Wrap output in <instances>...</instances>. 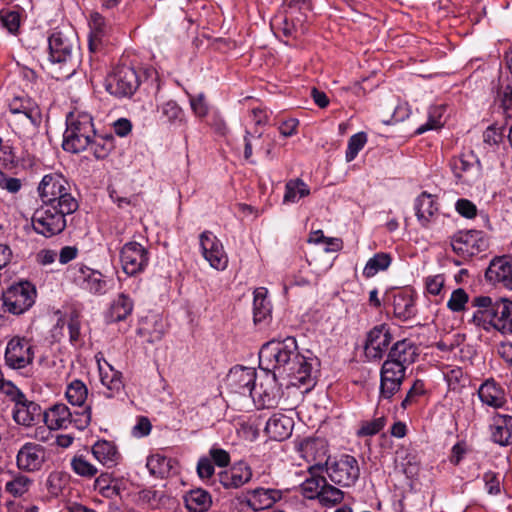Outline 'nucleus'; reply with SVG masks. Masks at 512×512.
I'll return each instance as SVG.
<instances>
[{"label": "nucleus", "instance_id": "nucleus-1", "mask_svg": "<svg viewBox=\"0 0 512 512\" xmlns=\"http://www.w3.org/2000/svg\"><path fill=\"white\" fill-rule=\"evenodd\" d=\"M259 366L263 371L289 377L292 385L312 386L318 361L301 355L296 339L287 336L283 339L273 338L261 346Z\"/></svg>", "mask_w": 512, "mask_h": 512}, {"label": "nucleus", "instance_id": "nucleus-2", "mask_svg": "<svg viewBox=\"0 0 512 512\" xmlns=\"http://www.w3.org/2000/svg\"><path fill=\"white\" fill-rule=\"evenodd\" d=\"M475 309L469 322L486 332L512 334V300L506 297L478 295L472 298Z\"/></svg>", "mask_w": 512, "mask_h": 512}, {"label": "nucleus", "instance_id": "nucleus-3", "mask_svg": "<svg viewBox=\"0 0 512 512\" xmlns=\"http://www.w3.org/2000/svg\"><path fill=\"white\" fill-rule=\"evenodd\" d=\"M50 73L56 80H66L75 74L79 65V45L71 30L55 31L48 39Z\"/></svg>", "mask_w": 512, "mask_h": 512}, {"label": "nucleus", "instance_id": "nucleus-4", "mask_svg": "<svg viewBox=\"0 0 512 512\" xmlns=\"http://www.w3.org/2000/svg\"><path fill=\"white\" fill-rule=\"evenodd\" d=\"M92 116L83 111H71L66 117L62 147L70 153L85 151L95 136Z\"/></svg>", "mask_w": 512, "mask_h": 512}, {"label": "nucleus", "instance_id": "nucleus-5", "mask_svg": "<svg viewBox=\"0 0 512 512\" xmlns=\"http://www.w3.org/2000/svg\"><path fill=\"white\" fill-rule=\"evenodd\" d=\"M70 190L68 181L60 174L45 175L38 186L42 205H51L66 212H75L79 204Z\"/></svg>", "mask_w": 512, "mask_h": 512}, {"label": "nucleus", "instance_id": "nucleus-6", "mask_svg": "<svg viewBox=\"0 0 512 512\" xmlns=\"http://www.w3.org/2000/svg\"><path fill=\"white\" fill-rule=\"evenodd\" d=\"M73 213L51 205H41L31 218L33 230L46 238L59 235L67 226L66 217Z\"/></svg>", "mask_w": 512, "mask_h": 512}, {"label": "nucleus", "instance_id": "nucleus-7", "mask_svg": "<svg viewBox=\"0 0 512 512\" xmlns=\"http://www.w3.org/2000/svg\"><path fill=\"white\" fill-rule=\"evenodd\" d=\"M452 250L463 259H470L489 247L487 235L479 230L458 231L451 238Z\"/></svg>", "mask_w": 512, "mask_h": 512}, {"label": "nucleus", "instance_id": "nucleus-8", "mask_svg": "<svg viewBox=\"0 0 512 512\" xmlns=\"http://www.w3.org/2000/svg\"><path fill=\"white\" fill-rule=\"evenodd\" d=\"M326 472L332 482L342 487H350L360 476L357 459L352 455H342L332 462L326 461Z\"/></svg>", "mask_w": 512, "mask_h": 512}, {"label": "nucleus", "instance_id": "nucleus-9", "mask_svg": "<svg viewBox=\"0 0 512 512\" xmlns=\"http://www.w3.org/2000/svg\"><path fill=\"white\" fill-rule=\"evenodd\" d=\"M35 298V287L29 282H20L3 293V305L8 312L19 315L32 307Z\"/></svg>", "mask_w": 512, "mask_h": 512}, {"label": "nucleus", "instance_id": "nucleus-10", "mask_svg": "<svg viewBox=\"0 0 512 512\" xmlns=\"http://www.w3.org/2000/svg\"><path fill=\"white\" fill-rule=\"evenodd\" d=\"M141 79L138 71L131 66H118L107 83V90L117 97H130L139 88Z\"/></svg>", "mask_w": 512, "mask_h": 512}, {"label": "nucleus", "instance_id": "nucleus-11", "mask_svg": "<svg viewBox=\"0 0 512 512\" xmlns=\"http://www.w3.org/2000/svg\"><path fill=\"white\" fill-rule=\"evenodd\" d=\"M120 262L123 271L127 275H137L147 267L149 252L142 244L136 241L127 242L120 250Z\"/></svg>", "mask_w": 512, "mask_h": 512}, {"label": "nucleus", "instance_id": "nucleus-12", "mask_svg": "<svg viewBox=\"0 0 512 512\" xmlns=\"http://www.w3.org/2000/svg\"><path fill=\"white\" fill-rule=\"evenodd\" d=\"M406 368L391 361H384L380 371L379 399L390 400L401 388Z\"/></svg>", "mask_w": 512, "mask_h": 512}, {"label": "nucleus", "instance_id": "nucleus-13", "mask_svg": "<svg viewBox=\"0 0 512 512\" xmlns=\"http://www.w3.org/2000/svg\"><path fill=\"white\" fill-rule=\"evenodd\" d=\"M200 247L203 257L212 268L219 271L227 268L228 256L221 241L212 232L204 231L200 235Z\"/></svg>", "mask_w": 512, "mask_h": 512}, {"label": "nucleus", "instance_id": "nucleus-14", "mask_svg": "<svg viewBox=\"0 0 512 512\" xmlns=\"http://www.w3.org/2000/svg\"><path fill=\"white\" fill-rule=\"evenodd\" d=\"M29 340L22 337H13L5 351V362L13 369H21L32 363L34 353Z\"/></svg>", "mask_w": 512, "mask_h": 512}, {"label": "nucleus", "instance_id": "nucleus-15", "mask_svg": "<svg viewBox=\"0 0 512 512\" xmlns=\"http://www.w3.org/2000/svg\"><path fill=\"white\" fill-rule=\"evenodd\" d=\"M276 376V373L265 371L264 379L259 384L254 383L251 397L254 401L257 400L262 408L275 407L281 398V389Z\"/></svg>", "mask_w": 512, "mask_h": 512}, {"label": "nucleus", "instance_id": "nucleus-16", "mask_svg": "<svg viewBox=\"0 0 512 512\" xmlns=\"http://www.w3.org/2000/svg\"><path fill=\"white\" fill-rule=\"evenodd\" d=\"M46 460L45 448L37 443L27 442L18 451L16 464L25 472L39 471Z\"/></svg>", "mask_w": 512, "mask_h": 512}, {"label": "nucleus", "instance_id": "nucleus-17", "mask_svg": "<svg viewBox=\"0 0 512 512\" xmlns=\"http://www.w3.org/2000/svg\"><path fill=\"white\" fill-rule=\"evenodd\" d=\"M392 341L390 328L386 324H380L372 328L366 338L364 351L369 359H380Z\"/></svg>", "mask_w": 512, "mask_h": 512}, {"label": "nucleus", "instance_id": "nucleus-18", "mask_svg": "<svg viewBox=\"0 0 512 512\" xmlns=\"http://www.w3.org/2000/svg\"><path fill=\"white\" fill-rule=\"evenodd\" d=\"M256 370L250 367H234L227 375V385L232 393L249 396L253 394Z\"/></svg>", "mask_w": 512, "mask_h": 512}, {"label": "nucleus", "instance_id": "nucleus-19", "mask_svg": "<svg viewBox=\"0 0 512 512\" xmlns=\"http://www.w3.org/2000/svg\"><path fill=\"white\" fill-rule=\"evenodd\" d=\"M481 403L495 410L502 409L507 404V395L503 386L494 378L485 379L477 389Z\"/></svg>", "mask_w": 512, "mask_h": 512}, {"label": "nucleus", "instance_id": "nucleus-20", "mask_svg": "<svg viewBox=\"0 0 512 512\" xmlns=\"http://www.w3.org/2000/svg\"><path fill=\"white\" fill-rule=\"evenodd\" d=\"M252 468L243 461L234 463L230 468L218 474V480L226 489H238L251 481Z\"/></svg>", "mask_w": 512, "mask_h": 512}, {"label": "nucleus", "instance_id": "nucleus-21", "mask_svg": "<svg viewBox=\"0 0 512 512\" xmlns=\"http://www.w3.org/2000/svg\"><path fill=\"white\" fill-rule=\"evenodd\" d=\"M14 401L13 418L15 422L26 427L32 426L41 415L40 406L27 400L20 390L16 391Z\"/></svg>", "mask_w": 512, "mask_h": 512}, {"label": "nucleus", "instance_id": "nucleus-22", "mask_svg": "<svg viewBox=\"0 0 512 512\" xmlns=\"http://www.w3.org/2000/svg\"><path fill=\"white\" fill-rule=\"evenodd\" d=\"M491 440L503 447L512 445V416L494 413L489 425Z\"/></svg>", "mask_w": 512, "mask_h": 512}, {"label": "nucleus", "instance_id": "nucleus-23", "mask_svg": "<svg viewBox=\"0 0 512 512\" xmlns=\"http://www.w3.org/2000/svg\"><path fill=\"white\" fill-rule=\"evenodd\" d=\"M282 498V492L277 489L256 488L249 490L246 499L242 502L254 511H261L271 508Z\"/></svg>", "mask_w": 512, "mask_h": 512}, {"label": "nucleus", "instance_id": "nucleus-24", "mask_svg": "<svg viewBox=\"0 0 512 512\" xmlns=\"http://www.w3.org/2000/svg\"><path fill=\"white\" fill-rule=\"evenodd\" d=\"M9 125L19 136L26 137L35 132L41 123V112L35 110L32 113L23 112L10 114Z\"/></svg>", "mask_w": 512, "mask_h": 512}, {"label": "nucleus", "instance_id": "nucleus-25", "mask_svg": "<svg viewBox=\"0 0 512 512\" xmlns=\"http://www.w3.org/2000/svg\"><path fill=\"white\" fill-rule=\"evenodd\" d=\"M486 276L490 281L512 290V259L506 256L495 258L491 261Z\"/></svg>", "mask_w": 512, "mask_h": 512}, {"label": "nucleus", "instance_id": "nucleus-26", "mask_svg": "<svg viewBox=\"0 0 512 512\" xmlns=\"http://www.w3.org/2000/svg\"><path fill=\"white\" fill-rule=\"evenodd\" d=\"M101 383L110 391L108 397L121 392L124 388L122 373L115 370L104 358L96 356Z\"/></svg>", "mask_w": 512, "mask_h": 512}, {"label": "nucleus", "instance_id": "nucleus-27", "mask_svg": "<svg viewBox=\"0 0 512 512\" xmlns=\"http://www.w3.org/2000/svg\"><path fill=\"white\" fill-rule=\"evenodd\" d=\"M417 347L408 339L397 341L390 349L386 361L394 362L404 368L414 363L417 358Z\"/></svg>", "mask_w": 512, "mask_h": 512}, {"label": "nucleus", "instance_id": "nucleus-28", "mask_svg": "<svg viewBox=\"0 0 512 512\" xmlns=\"http://www.w3.org/2000/svg\"><path fill=\"white\" fill-rule=\"evenodd\" d=\"M72 412L63 403L53 405L44 414V421L51 430L66 429L71 425Z\"/></svg>", "mask_w": 512, "mask_h": 512}, {"label": "nucleus", "instance_id": "nucleus-29", "mask_svg": "<svg viewBox=\"0 0 512 512\" xmlns=\"http://www.w3.org/2000/svg\"><path fill=\"white\" fill-rule=\"evenodd\" d=\"M164 333L165 325L159 315L145 317L138 328V334L149 343L160 341Z\"/></svg>", "mask_w": 512, "mask_h": 512}, {"label": "nucleus", "instance_id": "nucleus-30", "mask_svg": "<svg viewBox=\"0 0 512 512\" xmlns=\"http://www.w3.org/2000/svg\"><path fill=\"white\" fill-rule=\"evenodd\" d=\"M416 216L422 226H427L438 211L435 196L427 192L421 193L415 201Z\"/></svg>", "mask_w": 512, "mask_h": 512}, {"label": "nucleus", "instance_id": "nucleus-31", "mask_svg": "<svg viewBox=\"0 0 512 512\" xmlns=\"http://www.w3.org/2000/svg\"><path fill=\"white\" fill-rule=\"evenodd\" d=\"M133 307L134 304L132 299L126 294L121 293L115 300H113L107 314V320L109 322L124 321L129 315H131Z\"/></svg>", "mask_w": 512, "mask_h": 512}, {"label": "nucleus", "instance_id": "nucleus-32", "mask_svg": "<svg viewBox=\"0 0 512 512\" xmlns=\"http://www.w3.org/2000/svg\"><path fill=\"white\" fill-rule=\"evenodd\" d=\"M265 431L272 439L284 440L291 433V419L284 415H273L267 421Z\"/></svg>", "mask_w": 512, "mask_h": 512}, {"label": "nucleus", "instance_id": "nucleus-33", "mask_svg": "<svg viewBox=\"0 0 512 512\" xmlns=\"http://www.w3.org/2000/svg\"><path fill=\"white\" fill-rule=\"evenodd\" d=\"M184 501L186 508L191 512H206L212 505L211 495L201 488L187 493Z\"/></svg>", "mask_w": 512, "mask_h": 512}, {"label": "nucleus", "instance_id": "nucleus-34", "mask_svg": "<svg viewBox=\"0 0 512 512\" xmlns=\"http://www.w3.org/2000/svg\"><path fill=\"white\" fill-rule=\"evenodd\" d=\"M92 454L99 463L107 467L114 466L118 458L115 445L106 440L97 441L92 446Z\"/></svg>", "mask_w": 512, "mask_h": 512}, {"label": "nucleus", "instance_id": "nucleus-35", "mask_svg": "<svg viewBox=\"0 0 512 512\" xmlns=\"http://www.w3.org/2000/svg\"><path fill=\"white\" fill-rule=\"evenodd\" d=\"M450 166L455 177L461 179L464 174L477 171L479 161L475 159L472 153L462 154L458 157H454L450 162Z\"/></svg>", "mask_w": 512, "mask_h": 512}, {"label": "nucleus", "instance_id": "nucleus-36", "mask_svg": "<svg viewBox=\"0 0 512 512\" xmlns=\"http://www.w3.org/2000/svg\"><path fill=\"white\" fill-rule=\"evenodd\" d=\"M90 150L98 160L105 159L114 149V137L111 134L96 135L89 144Z\"/></svg>", "mask_w": 512, "mask_h": 512}, {"label": "nucleus", "instance_id": "nucleus-37", "mask_svg": "<svg viewBox=\"0 0 512 512\" xmlns=\"http://www.w3.org/2000/svg\"><path fill=\"white\" fill-rule=\"evenodd\" d=\"M33 485V480L21 473H15L11 480L5 483V491L14 498L24 496Z\"/></svg>", "mask_w": 512, "mask_h": 512}, {"label": "nucleus", "instance_id": "nucleus-38", "mask_svg": "<svg viewBox=\"0 0 512 512\" xmlns=\"http://www.w3.org/2000/svg\"><path fill=\"white\" fill-rule=\"evenodd\" d=\"M90 28L89 48L91 51H95L97 46L101 44L103 36L106 34L105 19L98 12H94L90 15Z\"/></svg>", "mask_w": 512, "mask_h": 512}, {"label": "nucleus", "instance_id": "nucleus-39", "mask_svg": "<svg viewBox=\"0 0 512 512\" xmlns=\"http://www.w3.org/2000/svg\"><path fill=\"white\" fill-rule=\"evenodd\" d=\"M310 194V189L300 178L291 179L285 185L284 203H295Z\"/></svg>", "mask_w": 512, "mask_h": 512}, {"label": "nucleus", "instance_id": "nucleus-40", "mask_svg": "<svg viewBox=\"0 0 512 512\" xmlns=\"http://www.w3.org/2000/svg\"><path fill=\"white\" fill-rule=\"evenodd\" d=\"M83 287L93 294H103L106 291V281L99 271L89 268L82 269Z\"/></svg>", "mask_w": 512, "mask_h": 512}, {"label": "nucleus", "instance_id": "nucleus-41", "mask_svg": "<svg viewBox=\"0 0 512 512\" xmlns=\"http://www.w3.org/2000/svg\"><path fill=\"white\" fill-rule=\"evenodd\" d=\"M391 262L392 258L390 254L384 252L376 253L367 261L363 269V275L366 278H371L378 272L387 270Z\"/></svg>", "mask_w": 512, "mask_h": 512}, {"label": "nucleus", "instance_id": "nucleus-42", "mask_svg": "<svg viewBox=\"0 0 512 512\" xmlns=\"http://www.w3.org/2000/svg\"><path fill=\"white\" fill-rule=\"evenodd\" d=\"M254 322L259 323L271 315V305L266 299V290L259 288L254 293Z\"/></svg>", "mask_w": 512, "mask_h": 512}, {"label": "nucleus", "instance_id": "nucleus-43", "mask_svg": "<svg viewBox=\"0 0 512 512\" xmlns=\"http://www.w3.org/2000/svg\"><path fill=\"white\" fill-rule=\"evenodd\" d=\"M146 466L152 475L160 478L166 477L172 468L171 460L160 454L148 457Z\"/></svg>", "mask_w": 512, "mask_h": 512}, {"label": "nucleus", "instance_id": "nucleus-44", "mask_svg": "<svg viewBox=\"0 0 512 512\" xmlns=\"http://www.w3.org/2000/svg\"><path fill=\"white\" fill-rule=\"evenodd\" d=\"M300 450L304 458L308 460L322 459L326 455V448L321 439H305Z\"/></svg>", "mask_w": 512, "mask_h": 512}, {"label": "nucleus", "instance_id": "nucleus-45", "mask_svg": "<svg viewBox=\"0 0 512 512\" xmlns=\"http://www.w3.org/2000/svg\"><path fill=\"white\" fill-rule=\"evenodd\" d=\"M88 396L86 385L80 380L72 381L66 389V398L74 406H82Z\"/></svg>", "mask_w": 512, "mask_h": 512}, {"label": "nucleus", "instance_id": "nucleus-46", "mask_svg": "<svg viewBox=\"0 0 512 512\" xmlns=\"http://www.w3.org/2000/svg\"><path fill=\"white\" fill-rule=\"evenodd\" d=\"M8 109L10 114L40 110L38 105L29 97L24 95L14 96L9 100Z\"/></svg>", "mask_w": 512, "mask_h": 512}, {"label": "nucleus", "instance_id": "nucleus-47", "mask_svg": "<svg viewBox=\"0 0 512 512\" xmlns=\"http://www.w3.org/2000/svg\"><path fill=\"white\" fill-rule=\"evenodd\" d=\"M343 497L344 493L340 489L328 484L326 480L318 499L324 506H333L340 503Z\"/></svg>", "mask_w": 512, "mask_h": 512}, {"label": "nucleus", "instance_id": "nucleus-48", "mask_svg": "<svg viewBox=\"0 0 512 512\" xmlns=\"http://www.w3.org/2000/svg\"><path fill=\"white\" fill-rule=\"evenodd\" d=\"M326 481L323 476H312L301 484L302 494L308 499L319 498L321 489Z\"/></svg>", "mask_w": 512, "mask_h": 512}, {"label": "nucleus", "instance_id": "nucleus-49", "mask_svg": "<svg viewBox=\"0 0 512 512\" xmlns=\"http://www.w3.org/2000/svg\"><path fill=\"white\" fill-rule=\"evenodd\" d=\"M394 313L401 319H409L415 314L414 301L410 297H398L394 300Z\"/></svg>", "mask_w": 512, "mask_h": 512}, {"label": "nucleus", "instance_id": "nucleus-50", "mask_svg": "<svg viewBox=\"0 0 512 512\" xmlns=\"http://www.w3.org/2000/svg\"><path fill=\"white\" fill-rule=\"evenodd\" d=\"M468 302L469 295L467 292L463 288H457L451 293L447 301V308L454 313H459L466 309Z\"/></svg>", "mask_w": 512, "mask_h": 512}, {"label": "nucleus", "instance_id": "nucleus-51", "mask_svg": "<svg viewBox=\"0 0 512 512\" xmlns=\"http://www.w3.org/2000/svg\"><path fill=\"white\" fill-rule=\"evenodd\" d=\"M73 471L82 477H94L98 473L96 466L91 464L82 455H77L71 460Z\"/></svg>", "mask_w": 512, "mask_h": 512}, {"label": "nucleus", "instance_id": "nucleus-52", "mask_svg": "<svg viewBox=\"0 0 512 512\" xmlns=\"http://www.w3.org/2000/svg\"><path fill=\"white\" fill-rule=\"evenodd\" d=\"M367 142V135L364 132H359L350 137L346 150V161H353L358 155L359 151L365 146Z\"/></svg>", "mask_w": 512, "mask_h": 512}, {"label": "nucleus", "instance_id": "nucleus-53", "mask_svg": "<svg viewBox=\"0 0 512 512\" xmlns=\"http://www.w3.org/2000/svg\"><path fill=\"white\" fill-rule=\"evenodd\" d=\"M158 110L160 111L161 115L171 123L182 121V109L174 100H168L164 102L161 106L158 107Z\"/></svg>", "mask_w": 512, "mask_h": 512}, {"label": "nucleus", "instance_id": "nucleus-54", "mask_svg": "<svg viewBox=\"0 0 512 512\" xmlns=\"http://www.w3.org/2000/svg\"><path fill=\"white\" fill-rule=\"evenodd\" d=\"M20 13L18 10L1 9L0 21L2 25L10 32L15 33L20 26Z\"/></svg>", "mask_w": 512, "mask_h": 512}, {"label": "nucleus", "instance_id": "nucleus-55", "mask_svg": "<svg viewBox=\"0 0 512 512\" xmlns=\"http://www.w3.org/2000/svg\"><path fill=\"white\" fill-rule=\"evenodd\" d=\"M425 393V384L422 380H415L412 387L408 390L405 398L401 402V407L407 409L415 404L418 399Z\"/></svg>", "mask_w": 512, "mask_h": 512}, {"label": "nucleus", "instance_id": "nucleus-56", "mask_svg": "<svg viewBox=\"0 0 512 512\" xmlns=\"http://www.w3.org/2000/svg\"><path fill=\"white\" fill-rule=\"evenodd\" d=\"M386 423L385 417H378L370 421H364L361 423L360 428L357 431L359 437L373 436L380 432Z\"/></svg>", "mask_w": 512, "mask_h": 512}, {"label": "nucleus", "instance_id": "nucleus-57", "mask_svg": "<svg viewBox=\"0 0 512 512\" xmlns=\"http://www.w3.org/2000/svg\"><path fill=\"white\" fill-rule=\"evenodd\" d=\"M443 108L442 107H435L430 110L429 112V119L428 121L419 126L416 130V134L420 135L425 133L428 130L437 129L442 126L441 122V113Z\"/></svg>", "mask_w": 512, "mask_h": 512}, {"label": "nucleus", "instance_id": "nucleus-58", "mask_svg": "<svg viewBox=\"0 0 512 512\" xmlns=\"http://www.w3.org/2000/svg\"><path fill=\"white\" fill-rule=\"evenodd\" d=\"M498 95L507 122L512 121V87L510 85L505 86L499 91Z\"/></svg>", "mask_w": 512, "mask_h": 512}, {"label": "nucleus", "instance_id": "nucleus-59", "mask_svg": "<svg viewBox=\"0 0 512 512\" xmlns=\"http://www.w3.org/2000/svg\"><path fill=\"white\" fill-rule=\"evenodd\" d=\"M485 489L490 495H498L501 492V480L499 474L488 471L483 475Z\"/></svg>", "mask_w": 512, "mask_h": 512}, {"label": "nucleus", "instance_id": "nucleus-60", "mask_svg": "<svg viewBox=\"0 0 512 512\" xmlns=\"http://www.w3.org/2000/svg\"><path fill=\"white\" fill-rule=\"evenodd\" d=\"M91 422V404L89 403L82 412H74L71 417V424L79 430H84Z\"/></svg>", "mask_w": 512, "mask_h": 512}, {"label": "nucleus", "instance_id": "nucleus-61", "mask_svg": "<svg viewBox=\"0 0 512 512\" xmlns=\"http://www.w3.org/2000/svg\"><path fill=\"white\" fill-rule=\"evenodd\" d=\"M262 134L257 131L252 134L250 131L246 130L244 136V158L246 160H250L253 154V147H259L261 141Z\"/></svg>", "mask_w": 512, "mask_h": 512}, {"label": "nucleus", "instance_id": "nucleus-62", "mask_svg": "<svg viewBox=\"0 0 512 512\" xmlns=\"http://www.w3.org/2000/svg\"><path fill=\"white\" fill-rule=\"evenodd\" d=\"M456 211L465 218L473 219L477 215V207L476 205L465 198L458 199L455 204Z\"/></svg>", "mask_w": 512, "mask_h": 512}, {"label": "nucleus", "instance_id": "nucleus-63", "mask_svg": "<svg viewBox=\"0 0 512 512\" xmlns=\"http://www.w3.org/2000/svg\"><path fill=\"white\" fill-rule=\"evenodd\" d=\"M445 279L441 274L428 276L425 279V287L431 295H439L444 287Z\"/></svg>", "mask_w": 512, "mask_h": 512}, {"label": "nucleus", "instance_id": "nucleus-64", "mask_svg": "<svg viewBox=\"0 0 512 512\" xmlns=\"http://www.w3.org/2000/svg\"><path fill=\"white\" fill-rule=\"evenodd\" d=\"M0 187L10 193H17L22 187V182L20 179L10 177L6 173L0 171Z\"/></svg>", "mask_w": 512, "mask_h": 512}]
</instances>
